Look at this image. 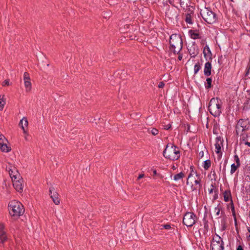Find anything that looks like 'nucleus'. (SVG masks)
Here are the masks:
<instances>
[{"instance_id":"nucleus-1","label":"nucleus","mask_w":250,"mask_h":250,"mask_svg":"<svg viewBox=\"0 0 250 250\" xmlns=\"http://www.w3.org/2000/svg\"><path fill=\"white\" fill-rule=\"evenodd\" d=\"M169 50L174 54H178L183 47V41L180 35L174 34L169 39Z\"/></svg>"},{"instance_id":"nucleus-2","label":"nucleus","mask_w":250,"mask_h":250,"mask_svg":"<svg viewBox=\"0 0 250 250\" xmlns=\"http://www.w3.org/2000/svg\"><path fill=\"white\" fill-rule=\"evenodd\" d=\"M163 155L166 159L172 161L177 160L180 156V149L174 145L167 144L163 152Z\"/></svg>"},{"instance_id":"nucleus-3","label":"nucleus","mask_w":250,"mask_h":250,"mask_svg":"<svg viewBox=\"0 0 250 250\" xmlns=\"http://www.w3.org/2000/svg\"><path fill=\"white\" fill-rule=\"evenodd\" d=\"M8 210L10 214L14 217H19L24 212L23 206L21 203L16 200H12L9 202Z\"/></svg>"},{"instance_id":"nucleus-4","label":"nucleus","mask_w":250,"mask_h":250,"mask_svg":"<svg viewBox=\"0 0 250 250\" xmlns=\"http://www.w3.org/2000/svg\"><path fill=\"white\" fill-rule=\"evenodd\" d=\"M208 110L214 117L219 116L222 112V102L217 98H212L209 103Z\"/></svg>"},{"instance_id":"nucleus-5","label":"nucleus","mask_w":250,"mask_h":250,"mask_svg":"<svg viewBox=\"0 0 250 250\" xmlns=\"http://www.w3.org/2000/svg\"><path fill=\"white\" fill-rule=\"evenodd\" d=\"M200 15L205 21L208 24H213L217 20L216 14L208 8L201 9Z\"/></svg>"},{"instance_id":"nucleus-6","label":"nucleus","mask_w":250,"mask_h":250,"mask_svg":"<svg viewBox=\"0 0 250 250\" xmlns=\"http://www.w3.org/2000/svg\"><path fill=\"white\" fill-rule=\"evenodd\" d=\"M250 127V122L248 119H240L236 126V131L238 134L245 130H248Z\"/></svg>"},{"instance_id":"nucleus-7","label":"nucleus","mask_w":250,"mask_h":250,"mask_svg":"<svg viewBox=\"0 0 250 250\" xmlns=\"http://www.w3.org/2000/svg\"><path fill=\"white\" fill-rule=\"evenodd\" d=\"M196 218V216L194 213L187 212L183 217V222L184 224L187 227H191L195 224Z\"/></svg>"},{"instance_id":"nucleus-8","label":"nucleus","mask_w":250,"mask_h":250,"mask_svg":"<svg viewBox=\"0 0 250 250\" xmlns=\"http://www.w3.org/2000/svg\"><path fill=\"white\" fill-rule=\"evenodd\" d=\"M13 186L14 188L19 192H21L23 188V180L21 176L20 178L14 179L12 180Z\"/></svg>"},{"instance_id":"nucleus-9","label":"nucleus","mask_w":250,"mask_h":250,"mask_svg":"<svg viewBox=\"0 0 250 250\" xmlns=\"http://www.w3.org/2000/svg\"><path fill=\"white\" fill-rule=\"evenodd\" d=\"M6 169L9 172L12 180H13L14 179L20 178V177H21L20 174L15 167H7Z\"/></svg>"},{"instance_id":"nucleus-10","label":"nucleus","mask_w":250,"mask_h":250,"mask_svg":"<svg viewBox=\"0 0 250 250\" xmlns=\"http://www.w3.org/2000/svg\"><path fill=\"white\" fill-rule=\"evenodd\" d=\"M49 193L50 197L52 199L54 204L57 205H59L60 204L59 195L53 188H49Z\"/></svg>"},{"instance_id":"nucleus-11","label":"nucleus","mask_w":250,"mask_h":250,"mask_svg":"<svg viewBox=\"0 0 250 250\" xmlns=\"http://www.w3.org/2000/svg\"><path fill=\"white\" fill-rule=\"evenodd\" d=\"M223 141L221 138L218 137L216 139L215 152L217 154H219L221 153V147L223 146Z\"/></svg>"},{"instance_id":"nucleus-12","label":"nucleus","mask_w":250,"mask_h":250,"mask_svg":"<svg viewBox=\"0 0 250 250\" xmlns=\"http://www.w3.org/2000/svg\"><path fill=\"white\" fill-rule=\"evenodd\" d=\"M4 225L0 224V243H3L7 239V237L4 231Z\"/></svg>"},{"instance_id":"nucleus-13","label":"nucleus","mask_w":250,"mask_h":250,"mask_svg":"<svg viewBox=\"0 0 250 250\" xmlns=\"http://www.w3.org/2000/svg\"><path fill=\"white\" fill-rule=\"evenodd\" d=\"M203 54L206 60H208V59H211L212 54L209 47L208 45H206L205 46L204 48Z\"/></svg>"},{"instance_id":"nucleus-14","label":"nucleus","mask_w":250,"mask_h":250,"mask_svg":"<svg viewBox=\"0 0 250 250\" xmlns=\"http://www.w3.org/2000/svg\"><path fill=\"white\" fill-rule=\"evenodd\" d=\"M211 64L210 62H207L205 64L204 70V75L206 76H209L211 75Z\"/></svg>"},{"instance_id":"nucleus-15","label":"nucleus","mask_w":250,"mask_h":250,"mask_svg":"<svg viewBox=\"0 0 250 250\" xmlns=\"http://www.w3.org/2000/svg\"><path fill=\"white\" fill-rule=\"evenodd\" d=\"M196 174V176L197 177V179H196L194 181L195 187L193 188V190H196L197 189H200L202 188V185L201 184V179L200 178V175L197 173V172H195Z\"/></svg>"},{"instance_id":"nucleus-16","label":"nucleus","mask_w":250,"mask_h":250,"mask_svg":"<svg viewBox=\"0 0 250 250\" xmlns=\"http://www.w3.org/2000/svg\"><path fill=\"white\" fill-rule=\"evenodd\" d=\"M166 14L167 17L170 19H173L177 16V14L174 8L168 9L166 12Z\"/></svg>"},{"instance_id":"nucleus-17","label":"nucleus","mask_w":250,"mask_h":250,"mask_svg":"<svg viewBox=\"0 0 250 250\" xmlns=\"http://www.w3.org/2000/svg\"><path fill=\"white\" fill-rule=\"evenodd\" d=\"M223 197L225 202H229V201H231V202H232L231 192L230 190H225L223 192Z\"/></svg>"},{"instance_id":"nucleus-18","label":"nucleus","mask_w":250,"mask_h":250,"mask_svg":"<svg viewBox=\"0 0 250 250\" xmlns=\"http://www.w3.org/2000/svg\"><path fill=\"white\" fill-rule=\"evenodd\" d=\"M224 243H218L216 244H211L212 250H224Z\"/></svg>"},{"instance_id":"nucleus-19","label":"nucleus","mask_w":250,"mask_h":250,"mask_svg":"<svg viewBox=\"0 0 250 250\" xmlns=\"http://www.w3.org/2000/svg\"><path fill=\"white\" fill-rule=\"evenodd\" d=\"M189 34L190 37L194 40L198 39L201 38L200 34L196 31L190 30L189 31Z\"/></svg>"},{"instance_id":"nucleus-20","label":"nucleus","mask_w":250,"mask_h":250,"mask_svg":"<svg viewBox=\"0 0 250 250\" xmlns=\"http://www.w3.org/2000/svg\"><path fill=\"white\" fill-rule=\"evenodd\" d=\"M6 104V99L4 95H0V110L2 111Z\"/></svg>"},{"instance_id":"nucleus-21","label":"nucleus","mask_w":250,"mask_h":250,"mask_svg":"<svg viewBox=\"0 0 250 250\" xmlns=\"http://www.w3.org/2000/svg\"><path fill=\"white\" fill-rule=\"evenodd\" d=\"M224 243L222 239L218 235L216 234L213 238V242L211 244H216L218 243Z\"/></svg>"},{"instance_id":"nucleus-22","label":"nucleus","mask_w":250,"mask_h":250,"mask_svg":"<svg viewBox=\"0 0 250 250\" xmlns=\"http://www.w3.org/2000/svg\"><path fill=\"white\" fill-rule=\"evenodd\" d=\"M185 177V174L183 172H181L178 174H176L173 176V180L177 181L182 179Z\"/></svg>"},{"instance_id":"nucleus-23","label":"nucleus","mask_w":250,"mask_h":250,"mask_svg":"<svg viewBox=\"0 0 250 250\" xmlns=\"http://www.w3.org/2000/svg\"><path fill=\"white\" fill-rule=\"evenodd\" d=\"M24 83L26 91L29 92L31 90L32 88V84L30 80L24 81Z\"/></svg>"},{"instance_id":"nucleus-24","label":"nucleus","mask_w":250,"mask_h":250,"mask_svg":"<svg viewBox=\"0 0 250 250\" xmlns=\"http://www.w3.org/2000/svg\"><path fill=\"white\" fill-rule=\"evenodd\" d=\"M0 149L2 151L5 152H8L11 150L10 147L7 146L6 143L4 145H0Z\"/></svg>"},{"instance_id":"nucleus-25","label":"nucleus","mask_w":250,"mask_h":250,"mask_svg":"<svg viewBox=\"0 0 250 250\" xmlns=\"http://www.w3.org/2000/svg\"><path fill=\"white\" fill-rule=\"evenodd\" d=\"M28 125V122L26 118L23 117L20 122V125H23V126L27 127Z\"/></svg>"},{"instance_id":"nucleus-26","label":"nucleus","mask_w":250,"mask_h":250,"mask_svg":"<svg viewBox=\"0 0 250 250\" xmlns=\"http://www.w3.org/2000/svg\"><path fill=\"white\" fill-rule=\"evenodd\" d=\"M211 166V161L209 160H207L204 162L203 167L205 170H207Z\"/></svg>"},{"instance_id":"nucleus-27","label":"nucleus","mask_w":250,"mask_h":250,"mask_svg":"<svg viewBox=\"0 0 250 250\" xmlns=\"http://www.w3.org/2000/svg\"><path fill=\"white\" fill-rule=\"evenodd\" d=\"M222 209V207L220 204H218L217 206L214 208V211L216 216H219L220 214V210Z\"/></svg>"},{"instance_id":"nucleus-28","label":"nucleus","mask_w":250,"mask_h":250,"mask_svg":"<svg viewBox=\"0 0 250 250\" xmlns=\"http://www.w3.org/2000/svg\"><path fill=\"white\" fill-rule=\"evenodd\" d=\"M212 79L210 78H208L205 83V87L206 88H209L211 86Z\"/></svg>"},{"instance_id":"nucleus-29","label":"nucleus","mask_w":250,"mask_h":250,"mask_svg":"<svg viewBox=\"0 0 250 250\" xmlns=\"http://www.w3.org/2000/svg\"><path fill=\"white\" fill-rule=\"evenodd\" d=\"M201 68V65L199 62L196 63L194 67V74H197Z\"/></svg>"},{"instance_id":"nucleus-30","label":"nucleus","mask_w":250,"mask_h":250,"mask_svg":"<svg viewBox=\"0 0 250 250\" xmlns=\"http://www.w3.org/2000/svg\"><path fill=\"white\" fill-rule=\"evenodd\" d=\"M185 21H186V22L188 24H192V20H191V16L190 14H188L186 15Z\"/></svg>"},{"instance_id":"nucleus-31","label":"nucleus","mask_w":250,"mask_h":250,"mask_svg":"<svg viewBox=\"0 0 250 250\" xmlns=\"http://www.w3.org/2000/svg\"><path fill=\"white\" fill-rule=\"evenodd\" d=\"M239 167L238 166L235 165V164H232L231 165L230 173L231 174L234 173L237 169V168Z\"/></svg>"},{"instance_id":"nucleus-32","label":"nucleus","mask_w":250,"mask_h":250,"mask_svg":"<svg viewBox=\"0 0 250 250\" xmlns=\"http://www.w3.org/2000/svg\"><path fill=\"white\" fill-rule=\"evenodd\" d=\"M7 140L3 135H0V146L6 144Z\"/></svg>"},{"instance_id":"nucleus-33","label":"nucleus","mask_w":250,"mask_h":250,"mask_svg":"<svg viewBox=\"0 0 250 250\" xmlns=\"http://www.w3.org/2000/svg\"><path fill=\"white\" fill-rule=\"evenodd\" d=\"M30 80L29 74L28 73L25 72L23 75V81H29Z\"/></svg>"},{"instance_id":"nucleus-34","label":"nucleus","mask_w":250,"mask_h":250,"mask_svg":"<svg viewBox=\"0 0 250 250\" xmlns=\"http://www.w3.org/2000/svg\"><path fill=\"white\" fill-rule=\"evenodd\" d=\"M148 130L150 131L149 129ZM150 132L153 135H156L158 134L159 131L157 129L153 128H151Z\"/></svg>"},{"instance_id":"nucleus-35","label":"nucleus","mask_w":250,"mask_h":250,"mask_svg":"<svg viewBox=\"0 0 250 250\" xmlns=\"http://www.w3.org/2000/svg\"><path fill=\"white\" fill-rule=\"evenodd\" d=\"M234 159H235V161L236 162V165H237L239 167H240V160H239V158L238 156L237 155H235L234 156Z\"/></svg>"},{"instance_id":"nucleus-36","label":"nucleus","mask_w":250,"mask_h":250,"mask_svg":"<svg viewBox=\"0 0 250 250\" xmlns=\"http://www.w3.org/2000/svg\"><path fill=\"white\" fill-rule=\"evenodd\" d=\"M190 169H191V171L190 172V173L188 175V179H187V184L188 185V179L189 178H190L191 176H192L193 175V173H195V172H194L193 171V167H190Z\"/></svg>"},{"instance_id":"nucleus-37","label":"nucleus","mask_w":250,"mask_h":250,"mask_svg":"<svg viewBox=\"0 0 250 250\" xmlns=\"http://www.w3.org/2000/svg\"><path fill=\"white\" fill-rule=\"evenodd\" d=\"M24 135H25L24 139H25V140L29 141L31 139V137L29 136V135L28 134L27 132V134H24Z\"/></svg>"},{"instance_id":"nucleus-38","label":"nucleus","mask_w":250,"mask_h":250,"mask_svg":"<svg viewBox=\"0 0 250 250\" xmlns=\"http://www.w3.org/2000/svg\"><path fill=\"white\" fill-rule=\"evenodd\" d=\"M2 85H3V86H5V85L8 86V85H10L9 80H5V81L3 82V83H2Z\"/></svg>"},{"instance_id":"nucleus-39","label":"nucleus","mask_w":250,"mask_h":250,"mask_svg":"<svg viewBox=\"0 0 250 250\" xmlns=\"http://www.w3.org/2000/svg\"><path fill=\"white\" fill-rule=\"evenodd\" d=\"M165 85V83L163 82H161L159 83V85H158V87L159 88H163Z\"/></svg>"},{"instance_id":"nucleus-40","label":"nucleus","mask_w":250,"mask_h":250,"mask_svg":"<svg viewBox=\"0 0 250 250\" xmlns=\"http://www.w3.org/2000/svg\"><path fill=\"white\" fill-rule=\"evenodd\" d=\"M164 228L165 229H168L170 228V226L168 224L164 225L163 226Z\"/></svg>"},{"instance_id":"nucleus-41","label":"nucleus","mask_w":250,"mask_h":250,"mask_svg":"<svg viewBox=\"0 0 250 250\" xmlns=\"http://www.w3.org/2000/svg\"><path fill=\"white\" fill-rule=\"evenodd\" d=\"M20 126L21 127L22 129L23 130V133L24 134H27V131L25 129V126H23V125H20Z\"/></svg>"},{"instance_id":"nucleus-42","label":"nucleus","mask_w":250,"mask_h":250,"mask_svg":"<svg viewBox=\"0 0 250 250\" xmlns=\"http://www.w3.org/2000/svg\"><path fill=\"white\" fill-rule=\"evenodd\" d=\"M243 141L244 142V143L245 145H247V146H249V147H250V142L245 141V139H243Z\"/></svg>"},{"instance_id":"nucleus-43","label":"nucleus","mask_w":250,"mask_h":250,"mask_svg":"<svg viewBox=\"0 0 250 250\" xmlns=\"http://www.w3.org/2000/svg\"><path fill=\"white\" fill-rule=\"evenodd\" d=\"M178 54V59L179 61H181L183 58V55L182 54H180V52Z\"/></svg>"},{"instance_id":"nucleus-44","label":"nucleus","mask_w":250,"mask_h":250,"mask_svg":"<svg viewBox=\"0 0 250 250\" xmlns=\"http://www.w3.org/2000/svg\"><path fill=\"white\" fill-rule=\"evenodd\" d=\"M144 177V174H140V175H139V176L138 177L137 179H138V180H139V179H141V178H143Z\"/></svg>"},{"instance_id":"nucleus-45","label":"nucleus","mask_w":250,"mask_h":250,"mask_svg":"<svg viewBox=\"0 0 250 250\" xmlns=\"http://www.w3.org/2000/svg\"><path fill=\"white\" fill-rule=\"evenodd\" d=\"M170 127L171 125L170 124H168L165 126V129H168L169 128H170Z\"/></svg>"},{"instance_id":"nucleus-46","label":"nucleus","mask_w":250,"mask_h":250,"mask_svg":"<svg viewBox=\"0 0 250 250\" xmlns=\"http://www.w3.org/2000/svg\"><path fill=\"white\" fill-rule=\"evenodd\" d=\"M236 250H244L241 246H239Z\"/></svg>"},{"instance_id":"nucleus-47","label":"nucleus","mask_w":250,"mask_h":250,"mask_svg":"<svg viewBox=\"0 0 250 250\" xmlns=\"http://www.w3.org/2000/svg\"><path fill=\"white\" fill-rule=\"evenodd\" d=\"M204 155V152L203 151H201L199 153V156H201V157H202Z\"/></svg>"},{"instance_id":"nucleus-48","label":"nucleus","mask_w":250,"mask_h":250,"mask_svg":"<svg viewBox=\"0 0 250 250\" xmlns=\"http://www.w3.org/2000/svg\"><path fill=\"white\" fill-rule=\"evenodd\" d=\"M176 168H177V167L176 166H175L174 165L172 166V169L173 170H175Z\"/></svg>"},{"instance_id":"nucleus-49","label":"nucleus","mask_w":250,"mask_h":250,"mask_svg":"<svg viewBox=\"0 0 250 250\" xmlns=\"http://www.w3.org/2000/svg\"><path fill=\"white\" fill-rule=\"evenodd\" d=\"M248 230L249 232L250 233L249 236H250V228H248Z\"/></svg>"},{"instance_id":"nucleus-50","label":"nucleus","mask_w":250,"mask_h":250,"mask_svg":"<svg viewBox=\"0 0 250 250\" xmlns=\"http://www.w3.org/2000/svg\"><path fill=\"white\" fill-rule=\"evenodd\" d=\"M249 95V98L250 99V90L248 91Z\"/></svg>"},{"instance_id":"nucleus-51","label":"nucleus","mask_w":250,"mask_h":250,"mask_svg":"<svg viewBox=\"0 0 250 250\" xmlns=\"http://www.w3.org/2000/svg\"><path fill=\"white\" fill-rule=\"evenodd\" d=\"M231 209H232V211H234V207H232L231 208Z\"/></svg>"},{"instance_id":"nucleus-52","label":"nucleus","mask_w":250,"mask_h":250,"mask_svg":"<svg viewBox=\"0 0 250 250\" xmlns=\"http://www.w3.org/2000/svg\"><path fill=\"white\" fill-rule=\"evenodd\" d=\"M153 172H154V174H156V173H157V172H156V170H154V171H153Z\"/></svg>"},{"instance_id":"nucleus-53","label":"nucleus","mask_w":250,"mask_h":250,"mask_svg":"<svg viewBox=\"0 0 250 250\" xmlns=\"http://www.w3.org/2000/svg\"><path fill=\"white\" fill-rule=\"evenodd\" d=\"M212 190H213L212 189H210V191H209V193L212 192Z\"/></svg>"},{"instance_id":"nucleus-54","label":"nucleus","mask_w":250,"mask_h":250,"mask_svg":"<svg viewBox=\"0 0 250 250\" xmlns=\"http://www.w3.org/2000/svg\"><path fill=\"white\" fill-rule=\"evenodd\" d=\"M215 171H213V175H215Z\"/></svg>"},{"instance_id":"nucleus-55","label":"nucleus","mask_w":250,"mask_h":250,"mask_svg":"<svg viewBox=\"0 0 250 250\" xmlns=\"http://www.w3.org/2000/svg\"><path fill=\"white\" fill-rule=\"evenodd\" d=\"M226 163L225 164L224 167H226Z\"/></svg>"},{"instance_id":"nucleus-56","label":"nucleus","mask_w":250,"mask_h":250,"mask_svg":"<svg viewBox=\"0 0 250 250\" xmlns=\"http://www.w3.org/2000/svg\"><path fill=\"white\" fill-rule=\"evenodd\" d=\"M226 163L225 164L224 167H226Z\"/></svg>"}]
</instances>
